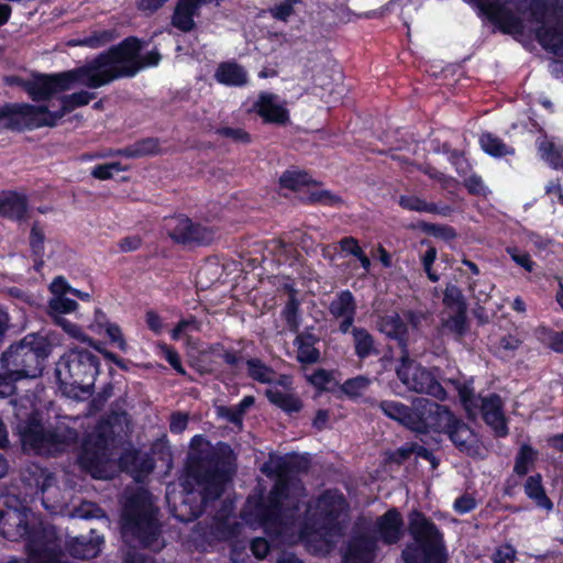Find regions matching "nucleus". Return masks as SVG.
I'll return each instance as SVG.
<instances>
[{
    "label": "nucleus",
    "instance_id": "nucleus-23",
    "mask_svg": "<svg viewBox=\"0 0 563 563\" xmlns=\"http://www.w3.org/2000/svg\"><path fill=\"white\" fill-rule=\"evenodd\" d=\"M376 532L388 545L396 544L404 534V519L400 511L393 507L376 520Z\"/></svg>",
    "mask_w": 563,
    "mask_h": 563
},
{
    "label": "nucleus",
    "instance_id": "nucleus-25",
    "mask_svg": "<svg viewBox=\"0 0 563 563\" xmlns=\"http://www.w3.org/2000/svg\"><path fill=\"white\" fill-rule=\"evenodd\" d=\"M29 202L23 194L3 191L0 195V217L12 221H24L27 218Z\"/></svg>",
    "mask_w": 563,
    "mask_h": 563
},
{
    "label": "nucleus",
    "instance_id": "nucleus-59",
    "mask_svg": "<svg viewBox=\"0 0 563 563\" xmlns=\"http://www.w3.org/2000/svg\"><path fill=\"white\" fill-rule=\"evenodd\" d=\"M216 133L222 137L231 139L235 143H251L250 133L241 128L221 126L216 130Z\"/></svg>",
    "mask_w": 563,
    "mask_h": 563
},
{
    "label": "nucleus",
    "instance_id": "nucleus-33",
    "mask_svg": "<svg viewBox=\"0 0 563 563\" xmlns=\"http://www.w3.org/2000/svg\"><path fill=\"white\" fill-rule=\"evenodd\" d=\"M454 300L456 301V311L448 319L442 320V327L460 340L468 331L467 307L460 296H456Z\"/></svg>",
    "mask_w": 563,
    "mask_h": 563
},
{
    "label": "nucleus",
    "instance_id": "nucleus-62",
    "mask_svg": "<svg viewBox=\"0 0 563 563\" xmlns=\"http://www.w3.org/2000/svg\"><path fill=\"white\" fill-rule=\"evenodd\" d=\"M507 253L511 260L525 271L529 273L533 271L536 264L528 252L520 251L518 247H507Z\"/></svg>",
    "mask_w": 563,
    "mask_h": 563
},
{
    "label": "nucleus",
    "instance_id": "nucleus-34",
    "mask_svg": "<svg viewBox=\"0 0 563 563\" xmlns=\"http://www.w3.org/2000/svg\"><path fill=\"white\" fill-rule=\"evenodd\" d=\"M525 494L531 499L538 508L551 511L554 507L552 500L548 497L541 474L530 475L523 485Z\"/></svg>",
    "mask_w": 563,
    "mask_h": 563
},
{
    "label": "nucleus",
    "instance_id": "nucleus-11",
    "mask_svg": "<svg viewBox=\"0 0 563 563\" xmlns=\"http://www.w3.org/2000/svg\"><path fill=\"white\" fill-rule=\"evenodd\" d=\"M528 10L531 21L539 24L538 42L563 56V0H531Z\"/></svg>",
    "mask_w": 563,
    "mask_h": 563
},
{
    "label": "nucleus",
    "instance_id": "nucleus-49",
    "mask_svg": "<svg viewBox=\"0 0 563 563\" xmlns=\"http://www.w3.org/2000/svg\"><path fill=\"white\" fill-rule=\"evenodd\" d=\"M197 14V12L177 3L172 16V25L184 33L191 32L196 27L194 18Z\"/></svg>",
    "mask_w": 563,
    "mask_h": 563
},
{
    "label": "nucleus",
    "instance_id": "nucleus-63",
    "mask_svg": "<svg viewBox=\"0 0 563 563\" xmlns=\"http://www.w3.org/2000/svg\"><path fill=\"white\" fill-rule=\"evenodd\" d=\"M333 379L332 373L324 369H316L308 378L309 383L320 391L328 390L327 385Z\"/></svg>",
    "mask_w": 563,
    "mask_h": 563
},
{
    "label": "nucleus",
    "instance_id": "nucleus-13",
    "mask_svg": "<svg viewBox=\"0 0 563 563\" xmlns=\"http://www.w3.org/2000/svg\"><path fill=\"white\" fill-rule=\"evenodd\" d=\"M80 85L89 88L84 66L55 74H34L26 84V93L34 102L47 101L54 95Z\"/></svg>",
    "mask_w": 563,
    "mask_h": 563
},
{
    "label": "nucleus",
    "instance_id": "nucleus-18",
    "mask_svg": "<svg viewBox=\"0 0 563 563\" xmlns=\"http://www.w3.org/2000/svg\"><path fill=\"white\" fill-rule=\"evenodd\" d=\"M35 110L36 106L31 103L7 102L0 106V121H4L3 126L11 131L34 130Z\"/></svg>",
    "mask_w": 563,
    "mask_h": 563
},
{
    "label": "nucleus",
    "instance_id": "nucleus-50",
    "mask_svg": "<svg viewBox=\"0 0 563 563\" xmlns=\"http://www.w3.org/2000/svg\"><path fill=\"white\" fill-rule=\"evenodd\" d=\"M96 98L95 92L80 90L70 95H64L60 98V103L64 107V111L70 113L77 108L87 106L92 99Z\"/></svg>",
    "mask_w": 563,
    "mask_h": 563
},
{
    "label": "nucleus",
    "instance_id": "nucleus-8",
    "mask_svg": "<svg viewBox=\"0 0 563 563\" xmlns=\"http://www.w3.org/2000/svg\"><path fill=\"white\" fill-rule=\"evenodd\" d=\"M408 531L413 542L401 552L405 563H446L443 533L422 511L413 510L409 515Z\"/></svg>",
    "mask_w": 563,
    "mask_h": 563
},
{
    "label": "nucleus",
    "instance_id": "nucleus-10",
    "mask_svg": "<svg viewBox=\"0 0 563 563\" xmlns=\"http://www.w3.org/2000/svg\"><path fill=\"white\" fill-rule=\"evenodd\" d=\"M349 508V501L340 489L327 488L313 503H308L305 526L320 534L336 536L342 530L341 517Z\"/></svg>",
    "mask_w": 563,
    "mask_h": 563
},
{
    "label": "nucleus",
    "instance_id": "nucleus-5",
    "mask_svg": "<svg viewBox=\"0 0 563 563\" xmlns=\"http://www.w3.org/2000/svg\"><path fill=\"white\" fill-rule=\"evenodd\" d=\"M0 510V531L10 541L25 540L30 559L38 563L56 561L58 550L56 533L53 527L43 522H30L27 516L22 512L8 515Z\"/></svg>",
    "mask_w": 563,
    "mask_h": 563
},
{
    "label": "nucleus",
    "instance_id": "nucleus-19",
    "mask_svg": "<svg viewBox=\"0 0 563 563\" xmlns=\"http://www.w3.org/2000/svg\"><path fill=\"white\" fill-rule=\"evenodd\" d=\"M251 111L262 118L264 123L286 125L289 122L288 109L279 102V96L273 92H260Z\"/></svg>",
    "mask_w": 563,
    "mask_h": 563
},
{
    "label": "nucleus",
    "instance_id": "nucleus-57",
    "mask_svg": "<svg viewBox=\"0 0 563 563\" xmlns=\"http://www.w3.org/2000/svg\"><path fill=\"white\" fill-rule=\"evenodd\" d=\"M421 244L429 245L428 250L421 256V263L423 266V271L426 272L429 280H431L432 283H437L440 279V276L437 272L433 271L432 266L437 260L438 251L428 241H422Z\"/></svg>",
    "mask_w": 563,
    "mask_h": 563
},
{
    "label": "nucleus",
    "instance_id": "nucleus-60",
    "mask_svg": "<svg viewBox=\"0 0 563 563\" xmlns=\"http://www.w3.org/2000/svg\"><path fill=\"white\" fill-rule=\"evenodd\" d=\"M140 462V452L135 449L124 451L120 456V463L122 465H133L140 468H146V471L151 472L154 467L152 460H144L141 464Z\"/></svg>",
    "mask_w": 563,
    "mask_h": 563
},
{
    "label": "nucleus",
    "instance_id": "nucleus-12",
    "mask_svg": "<svg viewBox=\"0 0 563 563\" xmlns=\"http://www.w3.org/2000/svg\"><path fill=\"white\" fill-rule=\"evenodd\" d=\"M439 367L427 368L410 358L409 353L400 356L399 365L396 368L398 379L407 389L444 401L448 398V393L439 380Z\"/></svg>",
    "mask_w": 563,
    "mask_h": 563
},
{
    "label": "nucleus",
    "instance_id": "nucleus-27",
    "mask_svg": "<svg viewBox=\"0 0 563 563\" xmlns=\"http://www.w3.org/2000/svg\"><path fill=\"white\" fill-rule=\"evenodd\" d=\"M379 408L385 416L400 422L402 426L413 431L417 416V401L412 407H409L396 400H382Z\"/></svg>",
    "mask_w": 563,
    "mask_h": 563
},
{
    "label": "nucleus",
    "instance_id": "nucleus-3",
    "mask_svg": "<svg viewBox=\"0 0 563 563\" xmlns=\"http://www.w3.org/2000/svg\"><path fill=\"white\" fill-rule=\"evenodd\" d=\"M54 343L48 334L31 332L11 343L0 355V398L16 394V383L42 376Z\"/></svg>",
    "mask_w": 563,
    "mask_h": 563
},
{
    "label": "nucleus",
    "instance_id": "nucleus-54",
    "mask_svg": "<svg viewBox=\"0 0 563 563\" xmlns=\"http://www.w3.org/2000/svg\"><path fill=\"white\" fill-rule=\"evenodd\" d=\"M371 384L369 378L363 375L346 379L341 385V390L350 398H356L361 396L362 391L365 390Z\"/></svg>",
    "mask_w": 563,
    "mask_h": 563
},
{
    "label": "nucleus",
    "instance_id": "nucleus-1",
    "mask_svg": "<svg viewBox=\"0 0 563 563\" xmlns=\"http://www.w3.org/2000/svg\"><path fill=\"white\" fill-rule=\"evenodd\" d=\"M310 466L308 454L291 452L278 456L272 471L277 479L266 496L260 493L246 498L242 519L251 526L261 527L269 536H279L284 527L296 520L301 508L305 487L292 475L308 473Z\"/></svg>",
    "mask_w": 563,
    "mask_h": 563
},
{
    "label": "nucleus",
    "instance_id": "nucleus-55",
    "mask_svg": "<svg viewBox=\"0 0 563 563\" xmlns=\"http://www.w3.org/2000/svg\"><path fill=\"white\" fill-rule=\"evenodd\" d=\"M302 3L301 0H283L279 3L271 7L268 12L272 18L277 21L287 22L289 18L295 13V4Z\"/></svg>",
    "mask_w": 563,
    "mask_h": 563
},
{
    "label": "nucleus",
    "instance_id": "nucleus-56",
    "mask_svg": "<svg viewBox=\"0 0 563 563\" xmlns=\"http://www.w3.org/2000/svg\"><path fill=\"white\" fill-rule=\"evenodd\" d=\"M126 167L122 166L120 162H111L99 164L92 167L91 176L99 180L112 179L114 174L125 170Z\"/></svg>",
    "mask_w": 563,
    "mask_h": 563
},
{
    "label": "nucleus",
    "instance_id": "nucleus-47",
    "mask_svg": "<svg viewBox=\"0 0 563 563\" xmlns=\"http://www.w3.org/2000/svg\"><path fill=\"white\" fill-rule=\"evenodd\" d=\"M416 228L427 235L441 239L446 242L454 240L457 235L456 230L449 224L419 221Z\"/></svg>",
    "mask_w": 563,
    "mask_h": 563
},
{
    "label": "nucleus",
    "instance_id": "nucleus-40",
    "mask_svg": "<svg viewBox=\"0 0 563 563\" xmlns=\"http://www.w3.org/2000/svg\"><path fill=\"white\" fill-rule=\"evenodd\" d=\"M481 148L489 156L500 158L515 154V148L508 146L500 137L490 132H484L479 136Z\"/></svg>",
    "mask_w": 563,
    "mask_h": 563
},
{
    "label": "nucleus",
    "instance_id": "nucleus-43",
    "mask_svg": "<svg viewBox=\"0 0 563 563\" xmlns=\"http://www.w3.org/2000/svg\"><path fill=\"white\" fill-rule=\"evenodd\" d=\"M100 549L98 543L88 540L86 537H76L68 547L69 554L79 560H89L98 555Z\"/></svg>",
    "mask_w": 563,
    "mask_h": 563
},
{
    "label": "nucleus",
    "instance_id": "nucleus-28",
    "mask_svg": "<svg viewBox=\"0 0 563 563\" xmlns=\"http://www.w3.org/2000/svg\"><path fill=\"white\" fill-rule=\"evenodd\" d=\"M214 79L228 87H242L247 82V73L234 60L221 62L214 71Z\"/></svg>",
    "mask_w": 563,
    "mask_h": 563
},
{
    "label": "nucleus",
    "instance_id": "nucleus-64",
    "mask_svg": "<svg viewBox=\"0 0 563 563\" xmlns=\"http://www.w3.org/2000/svg\"><path fill=\"white\" fill-rule=\"evenodd\" d=\"M104 331L112 344H115L120 351L126 352L128 343L122 334L121 328L117 323H108Z\"/></svg>",
    "mask_w": 563,
    "mask_h": 563
},
{
    "label": "nucleus",
    "instance_id": "nucleus-31",
    "mask_svg": "<svg viewBox=\"0 0 563 563\" xmlns=\"http://www.w3.org/2000/svg\"><path fill=\"white\" fill-rule=\"evenodd\" d=\"M352 338L354 354L360 361L380 354L374 335L366 328H353Z\"/></svg>",
    "mask_w": 563,
    "mask_h": 563
},
{
    "label": "nucleus",
    "instance_id": "nucleus-39",
    "mask_svg": "<svg viewBox=\"0 0 563 563\" xmlns=\"http://www.w3.org/2000/svg\"><path fill=\"white\" fill-rule=\"evenodd\" d=\"M537 147L540 157L545 161L553 169L563 170V148L556 146L554 142L547 136L537 140Z\"/></svg>",
    "mask_w": 563,
    "mask_h": 563
},
{
    "label": "nucleus",
    "instance_id": "nucleus-14",
    "mask_svg": "<svg viewBox=\"0 0 563 563\" xmlns=\"http://www.w3.org/2000/svg\"><path fill=\"white\" fill-rule=\"evenodd\" d=\"M456 416L446 406L426 398L417 400V416L413 431L428 434L430 432L444 434Z\"/></svg>",
    "mask_w": 563,
    "mask_h": 563
},
{
    "label": "nucleus",
    "instance_id": "nucleus-48",
    "mask_svg": "<svg viewBox=\"0 0 563 563\" xmlns=\"http://www.w3.org/2000/svg\"><path fill=\"white\" fill-rule=\"evenodd\" d=\"M283 320L286 322L287 328L292 333H298L300 323H301V314H300V301L298 298H288L286 305L284 306L282 313Z\"/></svg>",
    "mask_w": 563,
    "mask_h": 563
},
{
    "label": "nucleus",
    "instance_id": "nucleus-24",
    "mask_svg": "<svg viewBox=\"0 0 563 563\" xmlns=\"http://www.w3.org/2000/svg\"><path fill=\"white\" fill-rule=\"evenodd\" d=\"M379 330L387 338L397 342V345L401 352V356H405L409 353L408 325L397 312L380 318Z\"/></svg>",
    "mask_w": 563,
    "mask_h": 563
},
{
    "label": "nucleus",
    "instance_id": "nucleus-36",
    "mask_svg": "<svg viewBox=\"0 0 563 563\" xmlns=\"http://www.w3.org/2000/svg\"><path fill=\"white\" fill-rule=\"evenodd\" d=\"M122 419L121 413L112 412L107 418L98 421L95 432L102 435L110 445H114L123 431Z\"/></svg>",
    "mask_w": 563,
    "mask_h": 563
},
{
    "label": "nucleus",
    "instance_id": "nucleus-45",
    "mask_svg": "<svg viewBox=\"0 0 563 563\" xmlns=\"http://www.w3.org/2000/svg\"><path fill=\"white\" fill-rule=\"evenodd\" d=\"M538 340L555 353L563 354V331H555L547 325L536 329Z\"/></svg>",
    "mask_w": 563,
    "mask_h": 563
},
{
    "label": "nucleus",
    "instance_id": "nucleus-29",
    "mask_svg": "<svg viewBox=\"0 0 563 563\" xmlns=\"http://www.w3.org/2000/svg\"><path fill=\"white\" fill-rule=\"evenodd\" d=\"M319 338L310 332L297 333L294 345L297 347V361L303 365L316 364L320 361V351L316 347Z\"/></svg>",
    "mask_w": 563,
    "mask_h": 563
},
{
    "label": "nucleus",
    "instance_id": "nucleus-37",
    "mask_svg": "<svg viewBox=\"0 0 563 563\" xmlns=\"http://www.w3.org/2000/svg\"><path fill=\"white\" fill-rule=\"evenodd\" d=\"M265 396L272 405L288 415L297 413L303 407L301 399L294 394H286L278 389L267 388Z\"/></svg>",
    "mask_w": 563,
    "mask_h": 563
},
{
    "label": "nucleus",
    "instance_id": "nucleus-15",
    "mask_svg": "<svg viewBox=\"0 0 563 563\" xmlns=\"http://www.w3.org/2000/svg\"><path fill=\"white\" fill-rule=\"evenodd\" d=\"M175 224L169 228L168 236L180 245H209L214 240L213 229L192 221L185 214L174 218Z\"/></svg>",
    "mask_w": 563,
    "mask_h": 563
},
{
    "label": "nucleus",
    "instance_id": "nucleus-22",
    "mask_svg": "<svg viewBox=\"0 0 563 563\" xmlns=\"http://www.w3.org/2000/svg\"><path fill=\"white\" fill-rule=\"evenodd\" d=\"M376 548V540L369 534L353 536L347 541L343 563H372Z\"/></svg>",
    "mask_w": 563,
    "mask_h": 563
},
{
    "label": "nucleus",
    "instance_id": "nucleus-21",
    "mask_svg": "<svg viewBox=\"0 0 563 563\" xmlns=\"http://www.w3.org/2000/svg\"><path fill=\"white\" fill-rule=\"evenodd\" d=\"M234 504L224 501L216 512L210 527L211 536L218 541H232L238 539L242 531V523L233 519Z\"/></svg>",
    "mask_w": 563,
    "mask_h": 563
},
{
    "label": "nucleus",
    "instance_id": "nucleus-6",
    "mask_svg": "<svg viewBox=\"0 0 563 563\" xmlns=\"http://www.w3.org/2000/svg\"><path fill=\"white\" fill-rule=\"evenodd\" d=\"M22 450L29 454L56 456L78 441V431L68 426L45 428L38 412H31L18 424Z\"/></svg>",
    "mask_w": 563,
    "mask_h": 563
},
{
    "label": "nucleus",
    "instance_id": "nucleus-2",
    "mask_svg": "<svg viewBox=\"0 0 563 563\" xmlns=\"http://www.w3.org/2000/svg\"><path fill=\"white\" fill-rule=\"evenodd\" d=\"M190 445L192 452L186 464V473L198 487L200 500L196 501L192 492L186 494L179 512L175 514V518L184 523L202 516L208 505L223 495L236 472V456L229 443L220 441L212 446L203 435L197 434Z\"/></svg>",
    "mask_w": 563,
    "mask_h": 563
},
{
    "label": "nucleus",
    "instance_id": "nucleus-51",
    "mask_svg": "<svg viewBox=\"0 0 563 563\" xmlns=\"http://www.w3.org/2000/svg\"><path fill=\"white\" fill-rule=\"evenodd\" d=\"M210 351L219 358H221L225 365L236 368L243 362L244 357L241 351L234 349H225L222 343H214L210 346Z\"/></svg>",
    "mask_w": 563,
    "mask_h": 563
},
{
    "label": "nucleus",
    "instance_id": "nucleus-16",
    "mask_svg": "<svg viewBox=\"0 0 563 563\" xmlns=\"http://www.w3.org/2000/svg\"><path fill=\"white\" fill-rule=\"evenodd\" d=\"M110 444L97 432H91L85 437L81 443V451L78 456L80 466L90 472L93 477L100 472L109 460Z\"/></svg>",
    "mask_w": 563,
    "mask_h": 563
},
{
    "label": "nucleus",
    "instance_id": "nucleus-52",
    "mask_svg": "<svg viewBox=\"0 0 563 563\" xmlns=\"http://www.w3.org/2000/svg\"><path fill=\"white\" fill-rule=\"evenodd\" d=\"M397 203L406 211L427 213L430 202L416 194H405L398 197Z\"/></svg>",
    "mask_w": 563,
    "mask_h": 563
},
{
    "label": "nucleus",
    "instance_id": "nucleus-20",
    "mask_svg": "<svg viewBox=\"0 0 563 563\" xmlns=\"http://www.w3.org/2000/svg\"><path fill=\"white\" fill-rule=\"evenodd\" d=\"M478 410L484 422L492 428L497 438L508 435L509 429L504 413V404L498 394L492 393L486 397H481Z\"/></svg>",
    "mask_w": 563,
    "mask_h": 563
},
{
    "label": "nucleus",
    "instance_id": "nucleus-53",
    "mask_svg": "<svg viewBox=\"0 0 563 563\" xmlns=\"http://www.w3.org/2000/svg\"><path fill=\"white\" fill-rule=\"evenodd\" d=\"M157 349L159 350V354L166 360V362L175 369V372L181 376L187 374L185 367L183 366L181 358L177 350L165 342H158Z\"/></svg>",
    "mask_w": 563,
    "mask_h": 563
},
{
    "label": "nucleus",
    "instance_id": "nucleus-35",
    "mask_svg": "<svg viewBox=\"0 0 563 563\" xmlns=\"http://www.w3.org/2000/svg\"><path fill=\"white\" fill-rule=\"evenodd\" d=\"M449 383L457 391L461 405L466 411L467 416L470 418L475 417L478 411V402L481 396L475 395L473 380L471 379L467 382H461L457 378H451L449 379Z\"/></svg>",
    "mask_w": 563,
    "mask_h": 563
},
{
    "label": "nucleus",
    "instance_id": "nucleus-17",
    "mask_svg": "<svg viewBox=\"0 0 563 563\" xmlns=\"http://www.w3.org/2000/svg\"><path fill=\"white\" fill-rule=\"evenodd\" d=\"M484 15L501 32L509 34L521 27L520 19L505 5L504 0H473Z\"/></svg>",
    "mask_w": 563,
    "mask_h": 563
},
{
    "label": "nucleus",
    "instance_id": "nucleus-41",
    "mask_svg": "<svg viewBox=\"0 0 563 563\" xmlns=\"http://www.w3.org/2000/svg\"><path fill=\"white\" fill-rule=\"evenodd\" d=\"M537 459L538 451L530 444H522L515 459L514 473L526 476L534 467Z\"/></svg>",
    "mask_w": 563,
    "mask_h": 563
},
{
    "label": "nucleus",
    "instance_id": "nucleus-9",
    "mask_svg": "<svg viewBox=\"0 0 563 563\" xmlns=\"http://www.w3.org/2000/svg\"><path fill=\"white\" fill-rule=\"evenodd\" d=\"M100 372L99 357L86 349H71L57 363L55 374L60 388L91 393Z\"/></svg>",
    "mask_w": 563,
    "mask_h": 563
},
{
    "label": "nucleus",
    "instance_id": "nucleus-58",
    "mask_svg": "<svg viewBox=\"0 0 563 563\" xmlns=\"http://www.w3.org/2000/svg\"><path fill=\"white\" fill-rule=\"evenodd\" d=\"M45 234L40 223L35 221L30 232V247L33 256L44 255Z\"/></svg>",
    "mask_w": 563,
    "mask_h": 563
},
{
    "label": "nucleus",
    "instance_id": "nucleus-32",
    "mask_svg": "<svg viewBox=\"0 0 563 563\" xmlns=\"http://www.w3.org/2000/svg\"><path fill=\"white\" fill-rule=\"evenodd\" d=\"M159 153V140L157 137H144L123 148L117 150L114 155L125 158H140L144 156L157 155Z\"/></svg>",
    "mask_w": 563,
    "mask_h": 563
},
{
    "label": "nucleus",
    "instance_id": "nucleus-46",
    "mask_svg": "<svg viewBox=\"0 0 563 563\" xmlns=\"http://www.w3.org/2000/svg\"><path fill=\"white\" fill-rule=\"evenodd\" d=\"M310 184H312L311 176L302 170H285L279 177L280 187L292 191H297Z\"/></svg>",
    "mask_w": 563,
    "mask_h": 563
},
{
    "label": "nucleus",
    "instance_id": "nucleus-30",
    "mask_svg": "<svg viewBox=\"0 0 563 563\" xmlns=\"http://www.w3.org/2000/svg\"><path fill=\"white\" fill-rule=\"evenodd\" d=\"M444 434L449 437L450 441L461 452L470 453L474 446V430L459 417L454 418Z\"/></svg>",
    "mask_w": 563,
    "mask_h": 563
},
{
    "label": "nucleus",
    "instance_id": "nucleus-26",
    "mask_svg": "<svg viewBox=\"0 0 563 563\" xmlns=\"http://www.w3.org/2000/svg\"><path fill=\"white\" fill-rule=\"evenodd\" d=\"M78 307V302L74 299L67 298L63 295H59L48 302V313L55 320V322L65 330V332L71 334L73 336H77L80 332L79 328L62 317L64 313H69L76 310Z\"/></svg>",
    "mask_w": 563,
    "mask_h": 563
},
{
    "label": "nucleus",
    "instance_id": "nucleus-44",
    "mask_svg": "<svg viewBox=\"0 0 563 563\" xmlns=\"http://www.w3.org/2000/svg\"><path fill=\"white\" fill-rule=\"evenodd\" d=\"M37 110L34 111V129L48 126H56L58 121L67 114L64 111V107L60 104V109L57 111H51L47 106H36Z\"/></svg>",
    "mask_w": 563,
    "mask_h": 563
},
{
    "label": "nucleus",
    "instance_id": "nucleus-7",
    "mask_svg": "<svg viewBox=\"0 0 563 563\" xmlns=\"http://www.w3.org/2000/svg\"><path fill=\"white\" fill-rule=\"evenodd\" d=\"M157 508L152 494L145 488H137L126 496L121 511V530L124 536L137 540L143 548H148L158 540L161 525Z\"/></svg>",
    "mask_w": 563,
    "mask_h": 563
},
{
    "label": "nucleus",
    "instance_id": "nucleus-4",
    "mask_svg": "<svg viewBox=\"0 0 563 563\" xmlns=\"http://www.w3.org/2000/svg\"><path fill=\"white\" fill-rule=\"evenodd\" d=\"M144 44L136 36H128L82 65L89 88L97 89L120 78L134 77L140 71L137 60Z\"/></svg>",
    "mask_w": 563,
    "mask_h": 563
},
{
    "label": "nucleus",
    "instance_id": "nucleus-61",
    "mask_svg": "<svg viewBox=\"0 0 563 563\" xmlns=\"http://www.w3.org/2000/svg\"><path fill=\"white\" fill-rule=\"evenodd\" d=\"M309 200L313 203L328 207H334L342 202V198L338 195H334L330 190L313 191L310 194Z\"/></svg>",
    "mask_w": 563,
    "mask_h": 563
},
{
    "label": "nucleus",
    "instance_id": "nucleus-42",
    "mask_svg": "<svg viewBox=\"0 0 563 563\" xmlns=\"http://www.w3.org/2000/svg\"><path fill=\"white\" fill-rule=\"evenodd\" d=\"M247 367V376L261 384H272L274 382V375L276 374L274 368L265 364L258 357H251L245 361Z\"/></svg>",
    "mask_w": 563,
    "mask_h": 563
},
{
    "label": "nucleus",
    "instance_id": "nucleus-38",
    "mask_svg": "<svg viewBox=\"0 0 563 563\" xmlns=\"http://www.w3.org/2000/svg\"><path fill=\"white\" fill-rule=\"evenodd\" d=\"M357 305L354 295L349 290H341L329 305L330 314L340 319V317L356 314Z\"/></svg>",
    "mask_w": 563,
    "mask_h": 563
}]
</instances>
